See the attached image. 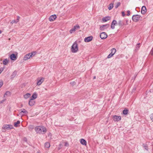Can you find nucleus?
Listing matches in <instances>:
<instances>
[{"label": "nucleus", "instance_id": "1", "mask_svg": "<svg viewBox=\"0 0 153 153\" xmlns=\"http://www.w3.org/2000/svg\"><path fill=\"white\" fill-rule=\"evenodd\" d=\"M35 130L37 133L44 134L47 131L46 128L43 126H37L35 128Z\"/></svg>", "mask_w": 153, "mask_h": 153}, {"label": "nucleus", "instance_id": "2", "mask_svg": "<svg viewBox=\"0 0 153 153\" xmlns=\"http://www.w3.org/2000/svg\"><path fill=\"white\" fill-rule=\"evenodd\" d=\"M78 50V45L76 42H75L73 43L71 48V51L73 53H76Z\"/></svg>", "mask_w": 153, "mask_h": 153}, {"label": "nucleus", "instance_id": "3", "mask_svg": "<svg viewBox=\"0 0 153 153\" xmlns=\"http://www.w3.org/2000/svg\"><path fill=\"white\" fill-rule=\"evenodd\" d=\"M141 16L139 15H134L132 17L133 20L135 22H137L140 19Z\"/></svg>", "mask_w": 153, "mask_h": 153}, {"label": "nucleus", "instance_id": "4", "mask_svg": "<svg viewBox=\"0 0 153 153\" xmlns=\"http://www.w3.org/2000/svg\"><path fill=\"white\" fill-rule=\"evenodd\" d=\"M13 125H4L3 126V129L10 130L13 128Z\"/></svg>", "mask_w": 153, "mask_h": 153}, {"label": "nucleus", "instance_id": "5", "mask_svg": "<svg viewBox=\"0 0 153 153\" xmlns=\"http://www.w3.org/2000/svg\"><path fill=\"white\" fill-rule=\"evenodd\" d=\"M44 78L42 77H39L37 79V84L38 85H40L44 81Z\"/></svg>", "mask_w": 153, "mask_h": 153}, {"label": "nucleus", "instance_id": "6", "mask_svg": "<svg viewBox=\"0 0 153 153\" xmlns=\"http://www.w3.org/2000/svg\"><path fill=\"white\" fill-rule=\"evenodd\" d=\"M100 37L102 39H105L108 36L107 34L105 32H102L100 34Z\"/></svg>", "mask_w": 153, "mask_h": 153}, {"label": "nucleus", "instance_id": "7", "mask_svg": "<svg viewBox=\"0 0 153 153\" xmlns=\"http://www.w3.org/2000/svg\"><path fill=\"white\" fill-rule=\"evenodd\" d=\"M113 118L115 121H118L121 120V117L120 116H118L114 115L113 117Z\"/></svg>", "mask_w": 153, "mask_h": 153}, {"label": "nucleus", "instance_id": "8", "mask_svg": "<svg viewBox=\"0 0 153 153\" xmlns=\"http://www.w3.org/2000/svg\"><path fill=\"white\" fill-rule=\"evenodd\" d=\"M92 39L93 37L92 36H89L85 38L84 39V41L85 42H88L92 40Z\"/></svg>", "mask_w": 153, "mask_h": 153}, {"label": "nucleus", "instance_id": "9", "mask_svg": "<svg viewBox=\"0 0 153 153\" xmlns=\"http://www.w3.org/2000/svg\"><path fill=\"white\" fill-rule=\"evenodd\" d=\"M109 27V25H106L101 26L100 27V29L102 30H104V29H106Z\"/></svg>", "mask_w": 153, "mask_h": 153}, {"label": "nucleus", "instance_id": "10", "mask_svg": "<svg viewBox=\"0 0 153 153\" xmlns=\"http://www.w3.org/2000/svg\"><path fill=\"white\" fill-rule=\"evenodd\" d=\"M56 16L55 15H53L51 16L49 18V20L50 21H53L56 18Z\"/></svg>", "mask_w": 153, "mask_h": 153}, {"label": "nucleus", "instance_id": "11", "mask_svg": "<svg viewBox=\"0 0 153 153\" xmlns=\"http://www.w3.org/2000/svg\"><path fill=\"white\" fill-rule=\"evenodd\" d=\"M31 57H32V55H30V53H28L24 57V59L25 60H26L27 59H30Z\"/></svg>", "mask_w": 153, "mask_h": 153}, {"label": "nucleus", "instance_id": "12", "mask_svg": "<svg viewBox=\"0 0 153 153\" xmlns=\"http://www.w3.org/2000/svg\"><path fill=\"white\" fill-rule=\"evenodd\" d=\"M10 58L12 60H15L17 58L15 54L14 53H13L10 55Z\"/></svg>", "mask_w": 153, "mask_h": 153}, {"label": "nucleus", "instance_id": "13", "mask_svg": "<svg viewBox=\"0 0 153 153\" xmlns=\"http://www.w3.org/2000/svg\"><path fill=\"white\" fill-rule=\"evenodd\" d=\"M35 102L32 99H30L29 102V105L30 106H33L35 104Z\"/></svg>", "mask_w": 153, "mask_h": 153}, {"label": "nucleus", "instance_id": "14", "mask_svg": "<svg viewBox=\"0 0 153 153\" xmlns=\"http://www.w3.org/2000/svg\"><path fill=\"white\" fill-rule=\"evenodd\" d=\"M146 11V8L145 6H143L142 7L141 13L142 14H144Z\"/></svg>", "mask_w": 153, "mask_h": 153}, {"label": "nucleus", "instance_id": "15", "mask_svg": "<svg viewBox=\"0 0 153 153\" xmlns=\"http://www.w3.org/2000/svg\"><path fill=\"white\" fill-rule=\"evenodd\" d=\"M117 23V22L116 20H113L111 25V27L112 29H114L115 28V25Z\"/></svg>", "mask_w": 153, "mask_h": 153}, {"label": "nucleus", "instance_id": "16", "mask_svg": "<svg viewBox=\"0 0 153 153\" xmlns=\"http://www.w3.org/2000/svg\"><path fill=\"white\" fill-rule=\"evenodd\" d=\"M37 94L36 93H34L30 97V99H32V100H34L37 98Z\"/></svg>", "mask_w": 153, "mask_h": 153}, {"label": "nucleus", "instance_id": "17", "mask_svg": "<svg viewBox=\"0 0 153 153\" xmlns=\"http://www.w3.org/2000/svg\"><path fill=\"white\" fill-rule=\"evenodd\" d=\"M80 143L81 144L86 145V141L83 139H81L80 140Z\"/></svg>", "mask_w": 153, "mask_h": 153}, {"label": "nucleus", "instance_id": "18", "mask_svg": "<svg viewBox=\"0 0 153 153\" xmlns=\"http://www.w3.org/2000/svg\"><path fill=\"white\" fill-rule=\"evenodd\" d=\"M110 17L109 16H107L103 18L102 19V21L104 22H107V21L110 19Z\"/></svg>", "mask_w": 153, "mask_h": 153}, {"label": "nucleus", "instance_id": "19", "mask_svg": "<svg viewBox=\"0 0 153 153\" xmlns=\"http://www.w3.org/2000/svg\"><path fill=\"white\" fill-rule=\"evenodd\" d=\"M17 74V72L16 71H14L11 75L12 78H13L16 76Z\"/></svg>", "mask_w": 153, "mask_h": 153}, {"label": "nucleus", "instance_id": "20", "mask_svg": "<svg viewBox=\"0 0 153 153\" xmlns=\"http://www.w3.org/2000/svg\"><path fill=\"white\" fill-rule=\"evenodd\" d=\"M30 95L31 94H30L27 93L24 96V97L25 99H27L29 97H30Z\"/></svg>", "mask_w": 153, "mask_h": 153}, {"label": "nucleus", "instance_id": "21", "mask_svg": "<svg viewBox=\"0 0 153 153\" xmlns=\"http://www.w3.org/2000/svg\"><path fill=\"white\" fill-rule=\"evenodd\" d=\"M8 62V60L7 59H6L3 60V64L4 65H6L7 64Z\"/></svg>", "mask_w": 153, "mask_h": 153}, {"label": "nucleus", "instance_id": "22", "mask_svg": "<svg viewBox=\"0 0 153 153\" xmlns=\"http://www.w3.org/2000/svg\"><path fill=\"white\" fill-rule=\"evenodd\" d=\"M76 30V29H75L74 27L73 28H72L70 30V32L71 33H72L73 32H74Z\"/></svg>", "mask_w": 153, "mask_h": 153}, {"label": "nucleus", "instance_id": "23", "mask_svg": "<svg viewBox=\"0 0 153 153\" xmlns=\"http://www.w3.org/2000/svg\"><path fill=\"white\" fill-rule=\"evenodd\" d=\"M116 52V50L115 48H113L111 50V53L113 55Z\"/></svg>", "mask_w": 153, "mask_h": 153}, {"label": "nucleus", "instance_id": "24", "mask_svg": "<svg viewBox=\"0 0 153 153\" xmlns=\"http://www.w3.org/2000/svg\"><path fill=\"white\" fill-rule=\"evenodd\" d=\"M113 3H111L109 5V7H108V9L109 10H110L112 9L113 7Z\"/></svg>", "mask_w": 153, "mask_h": 153}, {"label": "nucleus", "instance_id": "25", "mask_svg": "<svg viewBox=\"0 0 153 153\" xmlns=\"http://www.w3.org/2000/svg\"><path fill=\"white\" fill-rule=\"evenodd\" d=\"M10 93L8 91H7L5 94L4 95V97H5L6 95L10 96Z\"/></svg>", "mask_w": 153, "mask_h": 153}, {"label": "nucleus", "instance_id": "26", "mask_svg": "<svg viewBox=\"0 0 153 153\" xmlns=\"http://www.w3.org/2000/svg\"><path fill=\"white\" fill-rule=\"evenodd\" d=\"M20 123V121H17L16 122L14 123V125L15 127H16L18 126L17 124H19Z\"/></svg>", "mask_w": 153, "mask_h": 153}, {"label": "nucleus", "instance_id": "27", "mask_svg": "<svg viewBox=\"0 0 153 153\" xmlns=\"http://www.w3.org/2000/svg\"><path fill=\"white\" fill-rule=\"evenodd\" d=\"M128 110L126 109H125L123 111V113L124 114L126 115L127 114Z\"/></svg>", "mask_w": 153, "mask_h": 153}, {"label": "nucleus", "instance_id": "28", "mask_svg": "<svg viewBox=\"0 0 153 153\" xmlns=\"http://www.w3.org/2000/svg\"><path fill=\"white\" fill-rule=\"evenodd\" d=\"M21 111L22 112L25 114H27L28 113V112L25 109H23Z\"/></svg>", "mask_w": 153, "mask_h": 153}, {"label": "nucleus", "instance_id": "29", "mask_svg": "<svg viewBox=\"0 0 153 153\" xmlns=\"http://www.w3.org/2000/svg\"><path fill=\"white\" fill-rule=\"evenodd\" d=\"M120 5V2H117L115 6V7L116 8H117Z\"/></svg>", "mask_w": 153, "mask_h": 153}, {"label": "nucleus", "instance_id": "30", "mask_svg": "<svg viewBox=\"0 0 153 153\" xmlns=\"http://www.w3.org/2000/svg\"><path fill=\"white\" fill-rule=\"evenodd\" d=\"M140 43H139L137 45H136V48H135L136 50H138L139 49V48L140 47Z\"/></svg>", "mask_w": 153, "mask_h": 153}, {"label": "nucleus", "instance_id": "31", "mask_svg": "<svg viewBox=\"0 0 153 153\" xmlns=\"http://www.w3.org/2000/svg\"><path fill=\"white\" fill-rule=\"evenodd\" d=\"M143 146L145 149L147 150H148V148L147 145H146V144H143Z\"/></svg>", "mask_w": 153, "mask_h": 153}, {"label": "nucleus", "instance_id": "32", "mask_svg": "<svg viewBox=\"0 0 153 153\" xmlns=\"http://www.w3.org/2000/svg\"><path fill=\"white\" fill-rule=\"evenodd\" d=\"M118 24L119 26H122L123 25V23L121 20H119L118 21Z\"/></svg>", "mask_w": 153, "mask_h": 153}, {"label": "nucleus", "instance_id": "33", "mask_svg": "<svg viewBox=\"0 0 153 153\" xmlns=\"http://www.w3.org/2000/svg\"><path fill=\"white\" fill-rule=\"evenodd\" d=\"M45 147L46 149H47L48 148V142H46L45 143Z\"/></svg>", "mask_w": 153, "mask_h": 153}, {"label": "nucleus", "instance_id": "34", "mask_svg": "<svg viewBox=\"0 0 153 153\" xmlns=\"http://www.w3.org/2000/svg\"><path fill=\"white\" fill-rule=\"evenodd\" d=\"M150 118L152 122H153V113L152 114L150 115Z\"/></svg>", "mask_w": 153, "mask_h": 153}, {"label": "nucleus", "instance_id": "35", "mask_svg": "<svg viewBox=\"0 0 153 153\" xmlns=\"http://www.w3.org/2000/svg\"><path fill=\"white\" fill-rule=\"evenodd\" d=\"M74 27H75L76 30L79 29L80 28V26L79 25H76Z\"/></svg>", "mask_w": 153, "mask_h": 153}, {"label": "nucleus", "instance_id": "36", "mask_svg": "<svg viewBox=\"0 0 153 153\" xmlns=\"http://www.w3.org/2000/svg\"><path fill=\"white\" fill-rule=\"evenodd\" d=\"M18 22V21L15 20H13L11 22V23L13 24V23H17Z\"/></svg>", "mask_w": 153, "mask_h": 153}, {"label": "nucleus", "instance_id": "37", "mask_svg": "<svg viewBox=\"0 0 153 153\" xmlns=\"http://www.w3.org/2000/svg\"><path fill=\"white\" fill-rule=\"evenodd\" d=\"M113 56V55L112 54H111V53L109 54L108 55V56L107 58H109Z\"/></svg>", "mask_w": 153, "mask_h": 153}, {"label": "nucleus", "instance_id": "38", "mask_svg": "<svg viewBox=\"0 0 153 153\" xmlns=\"http://www.w3.org/2000/svg\"><path fill=\"white\" fill-rule=\"evenodd\" d=\"M3 85V82L2 81H0V88H1Z\"/></svg>", "mask_w": 153, "mask_h": 153}, {"label": "nucleus", "instance_id": "39", "mask_svg": "<svg viewBox=\"0 0 153 153\" xmlns=\"http://www.w3.org/2000/svg\"><path fill=\"white\" fill-rule=\"evenodd\" d=\"M6 100V99H4L0 101V104L3 103V102H4Z\"/></svg>", "mask_w": 153, "mask_h": 153}, {"label": "nucleus", "instance_id": "40", "mask_svg": "<svg viewBox=\"0 0 153 153\" xmlns=\"http://www.w3.org/2000/svg\"><path fill=\"white\" fill-rule=\"evenodd\" d=\"M71 85H75L76 82H73L70 83Z\"/></svg>", "mask_w": 153, "mask_h": 153}, {"label": "nucleus", "instance_id": "41", "mask_svg": "<svg viewBox=\"0 0 153 153\" xmlns=\"http://www.w3.org/2000/svg\"><path fill=\"white\" fill-rule=\"evenodd\" d=\"M24 114H23L22 112V111L21 112H20L19 113V115L22 116Z\"/></svg>", "mask_w": 153, "mask_h": 153}, {"label": "nucleus", "instance_id": "42", "mask_svg": "<svg viewBox=\"0 0 153 153\" xmlns=\"http://www.w3.org/2000/svg\"><path fill=\"white\" fill-rule=\"evenodd\" d=\"M36 54V53L35 52H33L31 53H30V55H32H32L34 56Z\"/></svg>", "mask_w": 153, "mask_h": 153}, {"label": "nucleus", "instance_id": "43", "mask_svg": "<svg viewBox=\"0 0 153 153\" xmlns=\"http://www.w3.org/2000/svg\"><path fill=\"white\" fill-rule=\"evenodd\" d=\"M20 18V17L19 16H17V19L16 20V21H18V22H19V20Z\"/></svg>", "mask_w": 153, "mask_h": 153}, {"label": "nucleus", "instance_id": "44", "mask_svg": "<svg viewBox=\"0 0 153 153\" xmlns=\"http://www.w3.org/2000/svg\"><path fill=\"white\" fill-rule=\"evenodd\" d=\"M68 143L67 142H66L65 143V146H68Z\"/></svg>", "mask_w": 153, "mask_h": 153}, {"label": "nucleus", "instance_id": "45", "mask_svg": "<svg viewBox=\"0 0 153 153\" xmlns=\"http://www.w3.org/2000/svg\"><path fill=\"white\" fill-rule=\"evenodd\" d=\"M122 16H124L125 14V13L124 12H122Z\"/></svg>", "mask_w": 153, "mask_h": 153}, {"label": "nucleus", "instance_id": "46", "mask_svg": "<svg viewBox=\"0 0 153 153\" xmlns=\"http://www.w3.org/2000/svg\"><path fill=\"white\" fill-rule=\"evenodd\" d=\"M127 12L128 13L127 15V16H129L130 15V11L129 10H128Z\"/></svg>", "mask_w": 153, "mask_h": 153}, {"label": "nucleus", "instance_id": "47", "mask_svg": "<svg viewBox=\"0 0 153 153\" xmlns=\"http://www.w3.org/2000/svg\"><path fill=\"white\" fill-rule=\"evenodd\" d=\"M24 140L25 141H27V139L26 138V137H25V138H24Z\"/></svg>", "mask_w": 153, "mask_h": 153}, {"label": "nucleus", "instance_id": "48", "mask_svg": "<svg viewBox=\"0 0 153 153\" xmlns=\"http://www.w3.org/2000/svg\"><path fill=\"white\" fill-rule=\"evenodd\" d=\"M128 20L127 19H126V25H128Z\"/></svg>", "mask_w": 153, "mask_h": 153}, {"label": "nucleus", "instance_id": "49", "mask_svg": "<svg viewBox=\"0 0 153 153\" xmlns=\"http://www.w3.org/2000/svg\"><path fill=\"white\" fill-rule=\"evenodd\" d=\"M48 137L50 136L51 137V133H50V134H49L48 133Z\"/></svg>", "mask_w": 153, "mask_h": 153}, {"label": "nucleus", "instance_id": "50", "mask_svg": "<svg viewBox=\"0 0 153 153\" xmlns=\"http://www.w3.org/2000/svg\"><path fill=\"white\" fill-rule=\"evenodd\" d=\"M2 71L0 69V74L1 73Z\"/></svg>", "mask_w": 153, "mask_h": 153}, {"label": "nucleus", "instance_id": "51", "mask_svg": "<svg viewBox=\"0 0 153 153\" xmlns=\"http://www.w3.org/2000/svg\"><path fill=\"white\" fill-rule=\"evenodd\" d=\"M1 32H2L0 30V34L1 33Z\"/></svg>", "mask_w": 153, "mask_h": 153}, {"label": "nucleus", "instance_id": "52", "mask_svg": "<svg viewBox=\"0 0 153 153\" xmlns=\"http://www.w3.org/2000/svg\"><path fill=\"white\" fill-rule=\"evenodd\" d=\"M95 78H96V77L95 76L94 77V79Z\"/></svg>", "mask_w": 153, "mask_h": 153}, {"label": "nucleus", "instance_id": "53", "mask_svg": "<svg viewBox=\"0 0 153 153\" xmlns=\"http://www.w3.org/2000/svg\"><path fill=\"white\" fill-rule=\"evenodd\" d=\"M50 147V145H49V146H48V148H49Z\"/></svg>", "mask_w": 153, "mask_h": 153}, {"label": "nucleus", "instance_id": "54", "mask_svg": "<svg viewBox=\"0 0 153 153\" xmlns=\"http://www.w3.org/2000/svg\"><path fill=\"white\" fill-rule=\"evenodd\" d=\"M37 153H40V152H38Z\"/></svg>", "mask_w": 153, "mask_h": 153}]
</instances>
